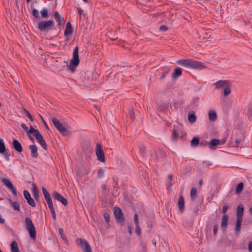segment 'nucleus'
Wrapping results in <instances>:
<instances>
[{
	"mask_svg": "<svg viewBox=\"0 0 252 252\" xmlns=\"http://www.w3.org/2000/svg\"><path fill=\"white\" fill-rule=\"evenodd\" d=\"M177 63L180 65L193 69H202L205 68L201 62L191 59L180 60L177 61Z\"/></svg>",
	"mask_w": 252,
	"mask_h": 252,
	"instance_id": "obj_1",
	"label": "nucleus"
},
{
	"mask_svg": "<svg viewBox=\"0 0 252 252\" xmlns=\"http://www.w3.org/2000/svg\"><path fill=\"white\" fill-rule=\"evenodd\" d=\"M37 29L40 32L44 33H46L50 31L55 30V22L52 20L40 21L38 24Z\"/></svg>",
	"mask_w": 252,
	"mask_h": 252,
	"instance_id": "obj_2",
	"label": "nucleus"
},
{
	"mask_svg": "<svg viewBox=\"0 0 252 252\" xmlns=\"http://www.w3.org/2000/svg\"><path fill=\"white\" fill-rule=\"evenodd\" d=\"M25 224L26 228L29 233L30 236L32 239L34 240L36 237V229L32 220L30 218L26 217L25 218Z\"/></svg>",
	"mask_w": 252,
	"mask_h": 252,
	"instance_id": "obj_3",
	"label": "nucleus"
},
{
	"mask_svg": "<svg viewBox=\"0 0 252 252\" xmlns=\"http://www.w3.org/2000/svg\"><path fill=\"white\" fill-rule=\"evenodd\" d=\"M30 132H34L33 135L35 137L41 146L43 148V149L45 150H47V145L46 143V142L38 130L32 127L31 128Z\"/></svg>",
	"mask_w": 252,
	"mask_h": 252,
	"instance_id": "obj_4",
	"label": "nucleus"
},
{
	"mask_svg": "<svg viewBox=\"0 0 252 252\" xmlns=\"http://www.w3.org/2000/svg\"><path fill=\"white\" fill-rule=\"evenodd\" d=\"M114 214L117 223L122 225L125 220V217L122 210L119 207H115L114 208Z\"/></svg>",
	"mask_w": 252,
	"mask_h": 252,
	"instance_id": "obj_5",
	"label": "nucleus"
},
{
	"mask_svg": "<svg viewBox=\"0 0 252 252\" xmlns=\"http://www.w3.org/2000/svg\"><path fill=\"white\" fill-rule=\"evenodd\" d=\"M80 60L78 56V47L76 46L73 53V58L70 61V64L69 67L70 70H73V68L76 67L79 63Z\"/></svg>",
	"mask_w": 252,
	"mask_h": 252,
	"instance_id": "obj_6",
	"label": "nucleus"
},
{
	"mask_svg": "<svg viewBox=\"0 0 252 252\" xmlns=\"http://www.w3.org/2000/svg\"><path fill=\"white\" fill-rule=\"evenodd\" d=\"M52 122L55 127L63 135L68 134L67 129L63 125V124L56 118L52 119Z\"/></svg>",
	"mask_w": 252,
	"mask_h": 252,
	"instance_id": "obj_7",
	"label": "nucleus"
},
{
	"mask_svg": "<svg viewBox=\"0 0 252 252\" xmlns=\"http://www.w3.org/2000/svg\"><path fill=\"white\" fill-rule=\"evenodd\" d=\"M52 122L55 127L63 135L68 134L67 129L63 125V124L56 118L52 119Z\"/></svg>",
	"mask_w": 252,
	"mask_h": 252,
	"instance_id": "obj_8",
	"label": "nucleus"
},
{
	"mask_svg": "<svg viewBox=\"0 0 252 252\" xmlns=\"http://www.w3.org/2000/svg\"><path fill=\"white\" fill-rule=\"evenodd\" d=\"M76 244L83 248V252H92L91 247L86 240L82 238H77Z\"/></svg>",
	"mask_w": 252,
	"mask_h": 252,
	"instance_id": "obj_9",
	"label": "nucleus"
},
{
	"mask_svg": "<svg viewBox=\"0 0 252 252\" xmlns=\"http://www.w3.org/2000/svg\"><path fill=\"white\" fill-rule=\"evenodd\" d=\"M1 182L12 192L13 195L16 196L17 195L16 189L13 186V184L9 179H1Z\"/></svg>",
	"mask_w": 252,
	"mask_h": 252,
	"instance_id": "obj_10",
	"label": "nucleus"
},
{
	"mask_svg": "<svg viewBox=\"0 0 252 252\" xmlns=\"http://www.w3.org/2000/svg\"><path fill=\"white\" fill-rule=\"evenodd\" d=\"M95 152L97 159L101 162H105V156L100 144L97 143Z\"/></svg>",
	"mask_w": 252,
	"mask_h": 252,
	"instance_id": "obj_11",
	"label": "nucleus"
},
{
	"mask_svg": "<svg viewBox=\"0 0 252 252\" xmlns=\"http://www.w3.org/2000/svg\"><path fill=\"white\" fill-rule=\"evenodd\" d=\"M213 85L215 86L216 89H220L222 88H225L226 87H229L230 83L228 80H220L214 83Z\"/></svg>",
	"mask_w": 252,
	"mask_h": 252,
	"instance_id": "obj_12",
	"label": "nucleus"
},
{
	"mask_svg": "<svg viewBox=\"0 0 252 252\" xmlns=\"http://www.w3.org/2000/svg\"><path fill=\"white\" fill-rule=\"evenodd\" d=\"M53 196L55 200L61 202L65 206L67 205V200L58 191L54 192Z\"/></svg>",
	"mask_w": 252,
	"mask_h": 252,
	"instance_id": "obj_13",
	"label": "nucleus"
},
{
	"mask_svg": "<svg viewBox=\"0 0 252 252\" xmlns=\"http://www.w3.org/2000/svg\"><path fill=\"white\" fill-rule=\"evenodd\" d=\"M23 194L25 199L27 200L28 203L32 207H35L36 204L34 200L32 198L30 192L27 190H24Z\"/></svg>",
	"mask_w": 252,
	"mask_h": 252,
	"instance_id": "obj_14",
	"label": "nucleus"
},
{
	"mask_svg": "<svg viewBox=\"0 0 252 252\" xmlns=\"http://www.w3.org/2000/svg\"><path fill=\"white\" fill-rule=\"evenodd\" d=\"M53 16L56 20V21L57 23V25L59 26V28H60L61 25H63L64 24V21L63 20V18L59 13L58 11H55L54 13Z\"/></svg>",
	"mask_w": 252,
	"mask_h": 252,
	"instance_id": "obj_15",
	"label": "nucleus"
},
{
	"mask_svg": "<svg viewBox=\"0 0 252 252\" xmlns=\"http://www.w3.org/2000/svg\"><path fill=\"white\" fill-rule=\"evenodd\" d=\"M228 219V215L226 214H224L222 218L220 226L223 232H225L227 228Z\"/></svg>",
	"mask_w": 252,
	"mask_h": 252,
	"instance_id": "obj_16",
	"label": "nucleus"
},
{
	"mask_svg": "<svg viewBox=\"0 0 252 252\" xmlns=\"http://www.w3.org/2000/svg\"><path fill=\"white\" fill-rule=\"evenodd\" d=\"M12 147L19 153L23 151V148L20 143L16 139H14L12 142Z\"/></svg>",
	"mask_w": 252,
	"mask_h": 252,
	"instance_id": "obj_17",
	"label": "nucleus"
},
{
	"mask_svg": "<svg viewBox=\"0 0 252 252\" xmlns=\"http://www.w3.org/2000/svg\"><path fill=\"white\" fill-rule=\"evenodd\" d=\"M178 205L180 211L183 213L185 210V201L184 198L182 194L180 195Z\"/></svg>",
	"mask_w": 252,
	"mask_h": 252,
	"instance_id": "obj_18",
	"label": "nucleus"
},
{
	"mask_svg": "<svg viewBox=\"0 0 252 252\" xmlns=\"http://www.w3.org/2000/svg\"><path fill=\"white\" fill-rule=\"evenodd\" d=\"M29 148L31 151V155L34 158H37L38 156L37 153V148L35 144L31 145L29 146Z\"/></svg>",
	"mask_w": 252,
	"mask_h": 252,
	"instance_id": "obj_19",
	"label": "nucleus"
},
{
	"mask_svg": "<svg viewBox=\"0 0 252 252\" xmlns=\"http://www.w3.org/2000/svg\"><path fill=\"white\" fill-rule=\"evenodd\" d=\"M72 32L73 30L72 28V25L70 22H68L66 24V27L64 32V35L66 36L69 34H72Z\"/></svg>",
	"mask_w": 252,
	"mask_h": 252,
	"instance_id": "obj_20",
	"label": "nucleus"
},
{
	"mask_svg": "<svg viewBox=\"0 0 252 252\" xmlns=\"http://www.w3.org/2000/svg\"><path fill=\"white\" fill-rule=\"evenodd\" d=\"M171 71V68L170 67H168V66H165V67H164L162 69V73H161V75L159 78V79L160 80H162L163 79H164V78L165 77L166 75L169 73V72Z\"/></svg>",
	"mask_w": 252,
	"mask_h": 252,
	"instance_id": "obj_21",
	"label": "nucleus"
},
{
	"mask_svg": "<svg viewBox=\"0 0 252 252\" xmlns=\"http://www.w3.org/2000/svg\"><path fill=\"white\" fill-rule=\"evenodd\" d=\"M188 120L191 123H193L196 121V116L194 111H191L189 112L188 114Z\"/></svg>",
	"mask_w": 252,
	"mask_h": 252,
	"instance_id": "obj_22",
	"label": "nucleus"
},
{
	"mask_svg": "<svg viewBox=\"0 0 252 252\" xmlns=\"http://www.w3.org/2000/svg\"><path fill=\"white\" fill-rule=\"evenodd\" d=\"M220 144V140L219 139H213L208 143L209 147L213 149L214 147L219 145Z\"/></svg>",
	"mask_w": 252,
	"mask_h": 252,
	"instance_id": "obj_23",
	"label": "nucleus"
},
{
	"mask_svg": "<svg viewBox=\"0 0 252 252\" xmlns=\"http://www.w3.org/2000/svg\"><path fill=\"white\" fill-rule=\"evenodd\" d=\"M182 73V69L179 68L177 67L174 70V72L172 74V77L173 79L176 78L181 75Z\"/></svg>",
	"mask_w": 252,
	"mask_h": 252,
	"instance_id": "obj_24",
	"label": "nucleus"
},
{
	"mask_svg": "<svg viewBox=\"0 0 252 252\" xmlns=\"http://www.w3.org/2000/svg\"><path fill=\"white\" fill-rule=\"evenodd\" d=\"M209 118L212 121H215L217 119V113L215 111L210 110L209 112Z\"/></svg>",
	"mask_w": 252,
	"mask_h": 252,
	"instance_id": "obj_25",
	"label": "nucleus"
},
{
	"mask_svg": "<svg viewBox=\"0 0 252 252\" xmlns=\"http://www.w3.org/2000/svg\"><path fill=\"white\" fill-rule=\"evenodd\" d=\"M48 205L51 212L52 218L55 220H56V215L53 203L48 204Z\"/></svg>",
	"mask_w": 252,
	"mask_h": 252,
	"instance_id": "obj_26",
	"label": "nucleus"
},
{
	"mask_svg": "<svg viewBox=\"0 0 252 252\" xmlns=\"http://www.w3.org/2000/svg\"><path fill=\"white\" fill-rule=\"evenodd\" d=\"M11 252H19L18 244L15 241H12L11 244Z\"/></svg>",
	"mask_w": 252,
	"mask_h": 252,
	"instance_id": "obj_27",
	"label": "nucleus"
},
{
	"mask_svg": "<svg viewBox=\"0 0 252 252\" xmlns=\"http://www.w3.org/2000/svg\"><path fill=\"white\" fill-rule=\"evenodd\" d=\"M244 213V206L239 205L237 208V217H242Z\"/></svg>",
	"mask_w": 252,
	"mask_h": 252,
	"instance_id": "obj_28",
	"label": "nucleus"
},
{
	"mask_svg": "<svg viewBox=\"0 0 252 252\" xmlns=\"http://www.w3.org/2000/svg\"><path fill=\"white\" fill-rule=\"evenodd\" d=\"M199 144V138L194 137L190 141V145L192 147H195Z\"/></svg>",
	"mask_w": 252,
	"mask_h": 252,
	"instance_id": "obj_29",
	"label": "nucleus"
},
{
	"mask_svg": "<svg viewBox=\"0 0 252 252\" xmlns=\"http://www.w3.org/2000/svg\"><path fill=\"white\" fill-rule=\"evenodd\" d=\"M31 8L32 9V15L34 17V18H37L39 17V12L38 11L34 8L33 6V3H32L31 5Z\"/></svg>",
	"mask_w": 252,
	"mask_h": 252,
	"instance_id": "obj_30",
	"label": "nucleus"
},
{
	"mask_svg": "<svg viewBox=\"0 0 252 252\" xmlns=\"http://www.w3.org/2000/svg\"><path fill=\"white\" fill-rule=\"evenodd\" d=\"M197 189L195 188H192L190 191V198L192 200H194L197 196Z\"/></svg>",
	"mask_w": 252,
	"mask_h": 252,
	"instance_id": "obj_31",
	"label": "nucleus"
},
{
	"mask_svg": "<svg viewBox=\"0 0 252 252\" xmlns=\"http://www.w3.org/2000/svg\"><path fill=\"white\" fill-rule=\"evenodd\" d=\"M22 113L25 114L26 116L32 121L33 122L34 121L33 117L29 113V112L25 108H23L22 109Z\"/></svg>",
	"mask_w": 252,
	"mask_h": 252,
	"instance_id": "obj_32",
	"label": "nucleus"
},
{
	"mask_svg": "<svg viewBox=\"0 0 252 252\" xmlns=\"http://www.w3.org/2000/svg\"><path fill=\"white\" fill-rule=\"evenodd\" d=\"M21 126L22 127V128L24 129V130L26 132L27 134H29V133H32L33 134L34 133V132H30L31 128L33 127L32 126H31L29 129H28V127L26 126V125L24 123H22L21 125Z\"/></svg>",
	"mask_w": 252,
	"mask_h": 252,
	"instance_id": "obj_33",
	"label": "nucleus"
},
{
	"mask_svg": "<svg viewBox=\"0 0 252 252\" xmlns=\"http://www.w3.org/2000/svg\"><path fill=\"white\" fill-rule=\"evenodd\" d=\"M244 188V184L242 182L239 183L236 187V193L239 194L243 190Z\"/></svg>",
	"mask_w": 252,
	"mask_h": 252,
	"instance_id": "obj_34",
	"label": "nucleus"
},
{
	"mask_svg": "<svg viewBox=\"0 0 252 252\" xmlns=\"http://www.w3.org/2000/svg\"><path fill=\"white\" fill-rule=\"evenodd\" d=\"M41 16L43 18H46L48 17V11L46 8H43L40 11Z\"/></svg>",
	"mask_w": 252,
	"mask_h": 252,
	"instance_id": "obj_35",
	"label": "nucleus"
},
{
	"mask_svg": "<svg viewBox=\"0 0 252 252\" xmlns=\"http://www.w3.org/2000/svg\"><path fill=\"white\" fill-rule=\"evenodd\" d=\"M10 201L11 202V205L14 209L18 211H20V205L18 202L11 201V200Z\"/></svg>",
	"mask_w": 252,
	"mask_h": 252,
	"instance_id": "obj_36",
	"label": "nucleus"
},
{
	"mask_svg": "<svg viewBox=\"0 0 252 252\" xmlns=\"http://www.w3.org/2000/svg\"><path fill=\"white\" fill-rule=\"evenodd\" d=\"M1 154H2L4 156V158L5 159L7 160V161H9L10 160V153H9V150L8 149H5L4 150V152L3 153H0Z\"/></svg>",
	"mask_w": 252,
	"mask_h": 252,
	"instance_id": "obj_37",
	"label": "nucleus"
},
{
	"mask_svg": "<svg viewBox=\"0 0 252 252\" xmlns=\"http://www.w3.org/2000/svg\"><path fill=\"white\" fill-rule=\"evenodd\" d=\"M59 232L61 238L64 241V242H67L68 240L66 237L63 233V229L62 228H60L59 229Z\"/></svg>",
	"mask_w": 252,
	"mask_h": 252,
	"instance_id": "obj_38",
	"label": "nucleus"
},
{
	"mask_svg": "<svg viewBox=\"0 0 252 252\" xmlns=\"http://www.w3.org/2000/svg\"><path fill=\"white\" fill-rule=\"evenodd\" d=\"M6 149L5 146L2 139L0 138V153L4 152Z\"/></svg>",
	"mask_w": 252,
	"mask_h": 252,
	"instance_id": "obj_39",
	"label": "nucleus"
},
{
	"mask_svg": "<svg viewBox=\"0 0 252 252\" xmlns=\"http://www.w3.org/2000/svg\"><path fill=\"white\" fill-rule=\"evenodd\" d=\"M247 114L249 116V119H252V105H250L248 106Z\"/></svg>",
	"mask_w": 252,
	"mask_h": 252,
	"instance_id": "obj_40",
	"label": "nucleus"
},
{
	"mask_svg": "<svg viewBox=\"0 0 252 252\" xmlns=\"http://www.w3.org/2000/svg\"><path fill=\"white\" fill-rule=\"evenodd\" d=\"M158 108L161 111L167 112L168 106L167 104H163L159 106Z\"/></svg>",
	"mask_w": 252,
	"mask_h": 252,
	"instance_id": "obj_41",
	"label": "nucleus"
},
{
	"mask_svg": "<svg viewBox=\"0 0 252 252\" xmlns=\"http://www.w3.org/2000/svg\"><path fill=\"white\" fill-rule=\"evenodd\" d=\"M231 93V90L229 88V87H226L224 88V89L223 90V95L224 96H226L229 94Z\"/></svg>",
	"mask_w": 252,
	"mask_h": 252,
	"instance_id": "obj_42",
	"label": "nucleus"
},
{
	"mask_svg": "<svg viewBox=\"0 0 252 252\" xmlns=\"http://www.w3.org/2000/svg\"><path fill=\"white\" fill-rule=\"evenodd\" d=\"M104 174V170L100 168L97 171V178H101L103 177Z\"/></svg>",
	"mask_w": 252,
	"mask_h": 252,
	"instance_id": "obj_43",
	"label": "nucleus"
},
{
	"mask_svg": "<svg viewBox=\"0 0 252 252\" xmlns=\"http://www.w3.org/2000/svg\"><path fill=\"white\" fill-rule=\"evenodd\" d=\"M178 133L176 130H174L172 133L171 138L173 140L175 141L178 138Z\"/></svg>",
	"mask_w": 252,
	"mask_h": 252,
	"instance_id": "obj_44",
	"label": "nucleus"
},
{
	"mask_svg": "<svg viewBox=\"0 0 252 252\" xmlns=\"http://www.w3.org/2000/svg\"><path fill=\"white\" fill-rule=\"evenodd\" d=\"M103 217L107 222H109L110 221V215L108 213L105 212L103 214Z\"/></svg>",
	"mask_w": 252,
	"mask_h": 252,
	"instance_id": "obj_45",
	"label": "nucleus"
},
{
	"mask_svg": "<svg viewBox=\"0 0 252 252\" xmlns=\"http://www.w3.org/2000/svg\"><path fill=\"white\" fill-rule=\"evenodd\" d=\"M129 116L131 118V120L133 121L135 118V114L134 111L132 109H131L129 111Z\"/></svg>",
	"mask_w": 252,
	"mask_h": 252,
	"instance_id": "obj_46",
	"label": "nucleus"
},
{
	"mask_svg": "<svg viewBox=\"0 0 252 252\" xmlns=\"http://www.w3.org/2000/svg\"><path fill=\"white\" fill-rule=\"evenodd\" d=\"M241 225L240 224H236L235 228V231L236 233H239L241 230Z\"/></svg>",
	"mask_w": 252,
	"mask_h": 252,
	"instance_id": "obj_47",
	"label": "nucleus"
},
{
	"mask_svg": "<svg viewBox=\"0 0 252 252\" xmlns=\"http://www.w3.org/2000/svg\"><path fill=\"white\" fill-rule=\"evenodd\" d=\"M134 221L136 225H138V215L137 214H135L134 215Z\"/></svg>",
	"mask_w": 252,
	"mask_h": 252,
	"instance_id": "obj_48",
	"label": "nucleus"
},
{
	"mask_svg": "<svg viewBox=\"0 0 252 252\" xmlns=\"http://www.w3.org/2000/svg\"><path fill=\"white\" fill-rule=\"evenodd\" d=\"M135 233L137 235H140V234H141V233H140V227L138 225H136V227H135Z\"/></svg>",
	"mask_w": 252,
	"mask_h": 252,
	"instance_id": "obj_49",
	"label": "nucleus"
},
{
	"mask_svg": "<svg viewBox=\"0 0 252 252\" xmlns=\"http://www.w3.org/2000/svg\"><path fill=\"white\" fill-rule=\"evenodd\" d=\"M244 139V137H243L242 138H236V140H235V142H236V146L238 147L239 146V144L241 143V142L242 141V140Z\"/></svg>",
	"mask_w": 252,
	"mask_h": 252,
	"instance_id": "obj_50",
	"label": "nucleus"
},
{
	"mask_svg": "<svg viewBox=\"0 0 252 252\" xmlns=\"http://www.w3.org/2000/svg\"><path fill=\"white\" fill-rule=\"evenodd\" d=\"M242 221V217H237L236 224H240L241 225Z\"/></svg>",
	"mask_w": 252,
	"mask_h": 252,
	"instance_id": "obj_51",
	"label": "nucleus"
},
{
	"mask_svg": "<svg viewBox=\"0 0 252 252\" xmlns=\"http://www.w3.org/2000/svg\"><path fill=\"white\" fill-rule=\"evenodd\" d=\"M228 208H229V206L228 205L223 206V208H222V213L225 214L227 212Z\"/></svg>",
	"mask_w": 252,
	"mask_h": 252,
	"instance_id": "obj_52",
	"label": "nucleus"
},
{
	"mask_svg": "<svg viewBox=\"0 0 252 252\" xmlns=\"http://www.w3.org/2000/svg\"><path fill=\"white\" fill-rule=\"evenodd\" d=\"M218 226L217 224L214 225L213 228V234L216 235L218 231Z\"/></svg>",
	"mask_w": 252,
	"mask_h": 252,
	"instance_id": "obj_53",
	"label": "nucleus"
},
{
	"mask_svg": "<svg viewBox=\"0 0 252 252\" xmlns=\"http://www.w3.org/2000/svg\"><path fill=\"white\" fill-rule=\"evenodd\" d=\"M168 29L167 27L166 26L162 25L160 27L159 30L161 31H166Z\"/></svg>",
	"mask_w": 252,
	"mask_h": 252,
	"instance_id": "obj_54",
	"label": "nucleus"
},
{
	"mask_svg": "<svg viewBox=\"0 0 252 252\" xmlns=\"http://www.w3.org/2000/svg\"><path fill=\"white\" fill-rule=\"evenodd\" d=\"M248 249L249 252H252V241H250L249 243Z\"/></svg>",
	"mask_w": 252,
	"mask_h": 252,
	"instance_id": "obj_55",
	"label": "nucleus"
},
{
	"mask_svg": "<svg viewBox=\"0 0 252 252\" xmlns=\"http://www.w3.org/2000/svg\"><path fill=\"white\" fill-rule=\"evenodd\" d=\"M140 151L141 154H145L146 153L145 149L144 147H140Z\"/></svg>",
	"mask_w": 252,
	"mask_h": 252,
	"instance_id": "obj_56",
	"label": "nucleus"
},
{
	"mask_svg": "<svg viewBox=\"0 0 252 252\" xmlns=\"http://www.w3.org/2000/svg\"><path fill=\"white\" fill-rule=\"evenodd\" d=\"M32 187H33V188L34 189L33 194H34V195L35 196L36 195H37V193L36 191V187L34 184L32 185Z\"/></svg>",
	"mask_w": 252,
	"mask_h": 252,
	"instance_id": "obj_57",
	"label": "nucleus"
},
{
	"mask_svg": "<svg viewBox=\"0 0 252 252\" xmlns=\"http://www.w3.org/2000/svg\"><path fill=\"white\" fill-rule=\"evenodd\" d=\"M40 117H41V119H42V120L43 123H44V125H45V126L46 128L47 129H48V130H49V127H48V125H47V123H46V122L44 120V119H43V117H42L41 116H40Z\"/></svg>",
	"mask_w": 252,
	"mask_h": 252,
	"instance_id": "obj_58",
	"label": "nucleus"
},
{
	"mask_svg": "<svg viewBox=\"0 0 252 252\" xmlns=\"http://www.w3.org/2000/svg\"><path fill=\"white\" fill-rule=\"evenodd\" d=\"M32 134V133H29V134L27 135L29 136L30 139L32 142L33 144H34V140L33 137L31 135Z\"/></svg>",
	"mask_w": 252,
	"mask_h": 252,
	"instance_id": "obj_59",
	"label": "nucleus"
},
{
	"mask_svg": "<svg viewBox=\"0 0 252 252\" xmlns=\"http://www.w3.org/2000/svg\"><path fill=\"white\" fill-rule=\"evenodd\" d=\"M77 9L78 12L79 14L80 15V17L81 18L82 12H83V10L80 7H77Z\"/></svg>",
	"mask_w": 252,
	"mask_h": 252,
	"instance_id": "obj_60",
	"label": "nucleus"
},
{
	"mask_svg": "<svg viewBox=\"0 0 252 252\" xmlns=\"http://www.w3.org/2000/svg\"><path fill=\"white\" fill-rule=\"evenodd\" d=\"M127 230H128V233L129 234L131 235L132 234V227L131 226L129 225L127 227Z\"/></svg>",
	"mask_w": 252,
	"mask_h": 252,
	"instance_id": "obj_61",
	"label": "nucleus"
},
{
	"mask_svg": "<svg viewBox=\"0 0 252 252\" xmlns=\"http://www.w3.org/2000/svg\"><path fill=\"white\" fill-rule=\"evenodd\" d=\"M42 191L43 194L44 195L45 194V193H48L47 189L45 188H43V187L42 188Z\"/></svg>",
	"mask_w": 252,
	"mask_h": 252,
	"instance_id": "obj_62",
	"label": "nucleus"
},
{
	"mask_svg": "<svg viewBox=\"0 0 252 252\" xmlns=\"http://www.w3.org/2000/svg\"><path fill=\"white\" fill-rule=\"evenodd\" d=\"M46 201H47V204L53 203L51 197L46 199Z\"/></svg>",
	"mask_w": 252,
	"mask_h": 252,
	"instance_id": "obj_63",
	"label": "nucleus"
},
{
	"mask_svg": "<svg viewBox=\"0 0 252 252\" xmlns=\"http://www.w3.org/2000/svg\"><path fill=\"white\" fill-rule=\"evenodd\" d=\"M44 196L45 199L51 197V196L49 192L48 193H45V194H44Z\"/></svg>",
	"mask_w": 252,
	"mask_h": 252,
	"instance_id": "obj_64",
	"label": "nucleus"
}]
</instances>
